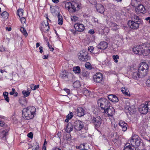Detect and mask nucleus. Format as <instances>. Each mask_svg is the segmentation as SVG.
I'll use <instances>...</instances> for the list:
<instances>
[{
	"instance_id": "nucleus-1",
	"label": "nucleus",
	"mask_w": 150,
	"mask_h": 150,
	"mask_svg": "<svg viewBox=\"0 0 150 150\" xmlns=\"http://www.w3.org/2000/svg\"><path fill=\"white\" fill-rule=\"evenodd\" d=\"M36 111V108L33 106L24 108L22 110L23 117L27 120L32 119Z\"/></svg>"
},
{
	"instance_id": "nucleus-2",
	"label": "nucleus",
	"mask_w": 150,
	"mask_h": 150,
	"mask_svg": "<svg viewBox=\"0 0 150 150\" xmlns=\"http://www.w3.org/2000/svg\"><path fill=\"white\" fill-rule=\"evenodd\" d=\"M148 65L146 63L142 62L140 63L138 71L140 74L141 77H144L147 75L148 73Z\"/></svg>"
},
{
	"instance_id": "nucleus-3",
	"label": "nucleus",
	"mask_w": 150,
	"mask_h": 150,
	"mask_svg": "<svg viewBox=\"0 0 150 150\" xmlns=\"http://www.w3.org/2000/svg\"><path fill=\"white\" fill-rule=\"evenodd\" d=\"M81 4L79 3L77 1H73L71 2H69L66 3L65 7H68L70 5L71 6L72 9L71 10V11L75 12L79 10L81 8Z\"/></svg>"
},
{
	"instance_id": "nucleus-4",
	"label": "nucleus",
	"mask_w": 150,
	"mask_h": 150,
	"mask_svg": "<svg viewBox=\"0 0 150 150\" xmlns=\"http://www.w3.org/2000/svg\"><path fill=\"white\" fill-rule=\"evenodd\" d=\"M98 104L100 105L101 108L104 110L110 105V101L106 98H102L100 99L98 101Z\"/></svg>"
},
{
	"instance_id": "nucleus-5",
	"label": "nucleus",
	"mask_w": 150,
	"mask_h": 150,
	"mask_svg": "<svg viewBox=\"0 0 150 150\" xmlns=\"http://www.w3.org/2000/svg\"><path fill=\"white\" fill-rule=\"evenodd\" d=\"M129 142H130L131 145L134 147H138L142 143L141 140L137 135L133 136Z\"/></svg>"
},
{
	"instance_id": "nucleus-6",
	"label": "nucleus",
	"mask_w": 150,
	"mask_h": 150,
	"mask_svg": "<svg viewBox=\"0 0 150 150\" xmlns=\"http://www.w3.org/2000/svg\"><path fill=\"white\" fill-rule=\"evenodd\" d=\"M6 126L7 125L4 122L0 120V126L4 127L2 129L1 131V134L2 139L4 140L6 139V136L8 135V129L6 128Z\"/></svg>"
},
{
	"instance_id": "nucleus-7",
	"label": "nucleus",
	"mask_w": 150,
	"mask_h": 150,
	"mask_svg": "<svg viewBox=\"0 0 150 150\" xmlns=\"http://www.w3.org/2000/svg\"><path fill=\"white\" fill-rule=\"evenodd\" d=\"M78 58L80 60L87 61L90 59V57L88 55L87 52L85 50H82L78 54Z\"/></svg>"
},
{
	"instance_id": "nucleus-8",
	"label": "nucleus",
	"mask_w": 150,
	"mask_h": 150,
	"mask_svg": "<svg viewBox=\"0 0 150 150\" xmlns=\"http://www.w3.org/2000/svg\"><path fill=\"white\" fill-rule=\"evenodd\" d=\"M91 122L93 124L95 128L99 127L102 123V119L99 116L93 117L91 119Z\"/></svg>"
},
{
	"instance_id": "nucleus-9",
	"label": "nucleus",
	"mask_w": 150,
	"mask_h": 150,
	"mask_svg": "<svg viewBox=\"0 0 150 150\" xmlns=\"http://www.w3.org/2000/svg\"><path fill=\"white\" fill-rule=\"evenodd\" d=\"M103 112L109 117H112L115 114V109L113 107L110 106L104 110Z\"/></svg>"
},
{
	"instance_id": "nucleus-10",
	"label": "nucleus",
	"mask_w": 150,
	"mask_h": 150,
	"mask_svg": "<svg viewBox=\"0 0 150 150\" xmlns=\"http://www.w3.org/2000/svg\"><path fill=\"white\" fill-rule=\"evenodd\" d=\"M142 54L144 56L148 55L150 52V44L146 43L142 45Z\"/></svg>"
},
{
	"instance_id": "nucleus-11",
	"label": "nucleus",
	"mask_w": 150,
	"mask_h": 150,
	"mask_svg": "<svg viewBox=\"0 0 150 150\" xmlns=\"http://www.w3.org/2000/svg\"><path fill=\"white\" fill-rule=\"evenodd\" d=\"M74 129L76 131H79L83 127L84 124L82 122L78 120L74 122Z\"/></svg>"
},
{
	"instance_id": "nucleus-12",
	"label": "nucleus",
	"mask_w": 150,
	"mask_h": 150,
	"mask_svg": "<svg viewBox=\"0 0 150 150\" xmlns=\"http://www.w3.org/2000/svg\"><path fill=\"white\" fill-rule=\"evenodd\" d=\"M103 78V75L100 73H97L93 76L94 81L96 83H101L102 81Z\"/></svg>"
},
{
	"instance_id": "nucleus-13",
	"label": "nucleus",
	"mask_w": 150,
	"mask_h": 150,
	"mask_svg": "<svg viewBox=\"0 0 150 150\" xmlns=\"http://www.w3.org/2000/svg\"><path fill=\"white\" fill-rule=\"evenodd\" d=\"M141 23L129 20L128 23L129 27L133 29H137L139 28V24Z\"/></svg>"
},
{
	"instance_id": "nucleus-14",
	"label": "nucleus",
	"mask_w": 150,
	"mask_h": 150,
	"mask_svg": "<svg viewBox=\"0 0 150 150\" xmlns=\"http://www.w3.org/2000/svg\"><path fill=\"white\" fill-rule=\"evenodd\" d=\"M86 114V112L81 107H79L75 112V115L79 117H81Z\"/></svg>"
},
{
	"instance_id": "nucleus-15",
	"label": "nucleus",
	"mask_w": 150,
	"mask_h": 150,
	"mask_svg": "<svg viewBox=\"0 0 150 150\" xmlns=\"http://www.w3.org/2000/svg\"><path fill=\"white\" fill-rule=\"evenodd\" d=\"M74 27L77 31L79 32H83L85 29L84 25L79 23H77L75 24Z\"/></svg>"
},
{
	"instance_id": "nucleus-16",
	"label": "nucleus",
	"mask_w": 150,
	"mask_h": 150,
	"mask_svg": "<svg viewBox=\"0 0 150 150\" xmlns=\"http://www.w3.org/2000/svg\"><path fill=\"white\" fill-rule=\"evenodd\" d=\"M135 11L137 13H146V9L143 5L140 4L137 6L135 9Z\"/></svg>"
},
{
	"instance_id": "nucleus-17",
	"label": "nucleus",
	"mask_w": 150,
	"mask_h": 150,
	"mask_svg": "<svg viewBox=\"0 0 150 150\" xmlns=\"http://www.w3.org/2000/svg\"><path fill=\"white\" fill-rule=\"evenodd\" d=\"M149 106L147 105H141L139 108V111L143 114H146L149 112Z\"/></svg>"
},
{
	"instance_id": "nucleus-18",
	"label": "nucleus",
	"mask_w": 150,
	"mask_h": 150,
	"mask_svg": "<svg viewBox=\"0 0 150 150\" xmlns=\"http://www.w3.org/2000/svg\"><path fill=\"white\" fill-rule=\"evenodd\" d=\"M133 51L136 54H142V46L141 45H138L133 48Z\"/></svg>"
},
{
	"instance_id": "nucleus-19",
	"label": "nucleus",
	"mask_w": 150,
	"mask_h": 150,
	"mask_svg": "<svg viewBox=\"0 0 150 150\" xmlns=\"http://www.w3.org/2000/svg\"><path fill=\"white\" fill-rule=\"evenodd\" d=\"M108 47V43L105 42L103 41L100 42L97 46V48L101 50H105Z\"/></svg>"
},
{
	"instance_id": "nucleus-20",
	"label": "nucleus",
	"mask_w": 150,
	"mask_h": 150,
	"mask_svg": "<svg viewBox=\"0 0 150 150\" xmlns=\"http://www.w3.org/2000/svg\"><path fill=\"white\" fill-rule=\"evenodd\" d=\"M49 23L45 24V22L42 23L41 26V30L42 31L45 32L49 30V26H48Z\"/></svg>"
},
{
	"instance_id": "nucleus-21",
	"label": "nucleus",
	"mask_w": 150,
	"mask_h": 150,
	"mask_svg": "<svg viewBox=\"0 0 150 150\" xmlns=\"http://www.w3.org/2000/svg\"><path fill=\"white\" fill-rule=\"evenodd\" d=\"M119 125L122 127V131L124 132L126 131L128 126L127 123L121 120L119 122Z\"/></svg>"
},
{
	"instance_id": "nucleus-22",
	"label": "nucleus",
	"mask_w": 150,
	"mask_h": 150,
	"mask_svg": "<svg viewBox=\"0 0 150 150\" xmlns=\"http://www.w3.org/2000/svg\"><path fill=\"white\" fill-rule=\"evenodd\" d=\"M131 21L138 22L139 23H142V20L138 16L135 15H134L132 16Z\"/></svg>"
},
{
	"instance_id": "nucleus-23",
	"label": "nucleus",
	"mask_w": 150,
	"mask_h": 150,
	"mask_svg": "<svg viewBox=\"0 0 150 150\" xmlns=\"http://www.w3.org/2000/svg\"><path fill=\"white\" fill-rule=\"evenodd\" d=\"M97 11L100 13H103L104 11V8L103 5L101 4H98L96 6Z\"/></svg>"
},
{
	"instance_id": "nucleus-24",
	"label": "nucleus",
	"mask_w": 150,
	"mask_h": 150,
	"mask_svg": "<svg viewBox=\"0 0 150 150\" xmlns=\"http://www.w3.org/2000/svg\"><path fill=\"white\" fill-rule=\"evenodd\" d=\"M73 129V126L71 123H69L67 125L65 130L66 132L69 133Z\"/></svg>"
},
{
	"instance_id": "nucleus-25",
	"label": "nucleus",
	"mask_w": 150,
	"mask_h": 150,
	"mask_svg": "<svg viewBox=\"0 0 150 150\" xmlns=\"http://www.w3.org/2000/svg\"><path fill=\"white\" fill-rule=\"evenodd\" d=\"M124 150H136L135 147L131 146L130 143L126 144L125 146Z\"/></svg>"
},
{
	"instance_id": "nucleus-26",
	"label": "nucleus",
	"mask_w": 150,
	"mask_h": 150,
	"mask_svg": "<svg viewBox=\"0 0 150 150\" xmlns=\"http://www.w3.org/2000/svg\"><path fill=\"white\" fill-rule=\"evenodd\" d=\"M68 73L64 70L61 72L60 76L62 79H66L68 78Z\"/></svg>"
},
{
	"instance_id": "nucleus-27",
	"label": "nucleus",
	"mask_w": 150,
	"mask_h": 150,
	"mask_svg": "<svg viewBox=\"0 0 150 150\" xmlns=\"http://www.w3.org/2000/svg\"><path fill=\"white\" fill-rule=\"evenodd\" d=\"M132 77L134 79H137L139 78L140 77V75L138 71L134 72L132 74Z\"/></svg>"
},
{
	"instance_id": "nucleus-28",
	"label": "nucleus",
	"mask_w": 150,
	"mask_h": 150,
	"mask_svg": "<svg viewBox=\"0 0 150 150\" xmlns=\"http://www.w3.org/2000/svg\"><path fill=\"white\" fill-rule=\"evenodd\" d=\"M112 29L113 30H116L119 28V26L115 23H111Z\"/></svg>"
},
{
	"instance_id": "nucleus-29",
	"label": "nucleus",
	"mask_w": 150,
	"mask_h": 150,
	"mask_svg": "<svg viewBox=\"0 0 150 150\" xmlns=\"http://www.w3.org/2000/svg\"><path fill=\"white\" fill-rule=\"evenodd\" d=\"M32 150H38L39 149V144L36 141L35 142L33 145Z\"/></svg>"
},
{
	"instance_id": "nucleus-30",
	"label": "nucleus",
	"mask_w": 150,
	"mask_h": 150,
	"mask_svg": "<svg viewBox=\"0 0 150 150\" xmlns=\"http://www.w3.org/2000/svg\"><path fill=\"white\" fill-rule=\"evenodd\" d=\"M73 71L76 74H79L81 72V69L79 66L74 67Z\"/></svg>"
},
{
	"instance_id": "nucleus-31",
	"label": "nucleus",
	"mask_w": 150,
	"mask_h": 150,
	"mask_svg": "<svg viewBox=\"0 0 150 150\" xmlns=\"http://www.w3.org/2000/svg\"><path fill=\"white\" fill-rule=\"evenodd\" d=\"M23 10L22 8L19 9L17 11V14L20 17H21L23 16Z\"/></svg>"
},
{
	"instance_id": "nucleus-32",
	"label": "nucleus",
	"mask_w": 150,
	"mask_h": 150,
	"mask_svg": "<svg viewBox=\"0 0 150 150\" xmlns=\"http://www.w3.org/2000/svg\"><path fill=\"white\" fill-rule=\"evenodd\" d=\"M31 91V90H28V89L26 91L25 90L23 91H22V93L24 96L27 97L29 95Z\"/></svg>"
},
{
	"instance_id": "nucleus-33",
	"label": "nucleus",
	"mask_w": 150,
	"mask_h": 150,
	"mask_svg": "<svg viewBox=\"0 0 150 150\" xmlns=\"http://www.w3.org/2000/svg\"><path fill=\"white\" fill-rule=\"evenodd\" d=\"M8 93L6 91L4 92L3 93L4 99L7 102H8L9 101V98L8 96Z\"/></svg>"
},
{
	"instance_id": "nucleus-34",
	"label": "nucleus",
	"mask_w": 150,
	"mask_h": 150,
	"mask_svg": "<svg viewBox=\"0 0 150 150\" xmlns=\"http://www.w3.org/2000/svg\"><path fill=\"white\" fill-rule=\"evenodd\" d=\"M83 76L86 78H89V72L86 71H84L82 73Z\"/></svg>"
},
{
	"instance_id": "nucleus-35",
	"label": "nucleus",
	"mask_w": 150,
	"mask_h": 150,
	"mask_svg": "<svg viewBox=\"0 0 150 150\" xmlns=\"http://www.w3.org/2000/svg\"><path fill=\"white\" fill-rule=\"evenodd\" d=\"M1 15L4 18H8V14L6 11H4Z\"/></svg>"
},
{
	"instance_id": "nucleus-36",
	"label": "nucleus",
	"mask_w": 150,
	"mask_h": 150,
	"mask_svg": "<svg viewBox=\"0 0 150 150\" xmlns=\"http://www.w3.org/2000/svg\"><path fill=\"white\" fill-rule=\"evenodd\" d=\"M140 136L143 139H147V135L146 133L144 132H140Z\"/></svg>"
},
{
	"instance_id": "nucleus-37",
	"label": "nucleus",
	"mask_w": 150,
	"mask_h": 150,
	"mask_svg": "<svg viewBox=\"0 0 150 150\" xmlns=\"http://www.w3.org/2000/svg\"><path fill=\"white\" fill-rule=\"evenodd\" d=\"M58 24L62 25L63 23V19L62 16L58 14Z\"/></svg>"
},
{
	"instance_id": "nucleus-38",
	"label": "nucleus",
	"mask_w": 150,
	"mask_h": 150,
	"mask_svg": "<svg viewBox=\"0 0 150 150\" xmlns=\"http://www.w3.org/2000/svg\"><path fill=\"white\" fill-rule=\"evenodd\" d=\"M20 30L22 33L25 36V37H27L28 36V33L26 30L24 28L21 27L20 29Z\"/></svg>"
},
{
	"instance_id": "nucleus-39",
	"label": "nucleus",
	"mask_w": 150,
	"mask_h": 150,
	"mask_svg": "<svg viewBox=\"0 0 150 150\" xmlns=\"http://www.w3.org/2000/svg\"><path fill=\"white\" fill-rule=\"evenodd\" d=\"M39 85H34L33 84L31 85L30 88L33 90H35L36 89L39 88Z\"/></svg>"
},
{
	"instance_id": "nucleus-40",
	"label": "nucleus",
	"mask_w": 150,
	"mask_h": 150,
	"mask_svg": "<svg viewBox=\"0 0 150 150\" xmlns=\"http://www.w3.org/2000/svg\"><path fill=\"white\" fill-rule=\"evenodd\" d=\"M73 86L74 88H78L80 86V83L79 82L75 81L73 83Z\"/></svg>"
},
{
	"instance_id": "nucleus-41",
	"label": "nucleus",
	"mask_w": 150,
	"mask_h": 150,
	"mask_svg": "<svg viewBox=\"0 0 150 150\" xmlns=\"http://www.w3.org/2000/svg\"><path fill=\"white\" fill-rule=\"evenodd\" d=\"M112 58L115 62L117 63L118 62L117 59H119V57L118 55H113Z\"/></svg>"
},
{
	"instance_id": "nucleus-42",
	"label": "nucleus",
	"mask_w": 150,
	"mask_h": 150,
	"mask_svg": "<svg viewBox=\"0 0 150 150\" xmlns=\"http://www.w3.org/2000/svg\"><path fill=\"white\" fill-rule=\"evenodd\" d=\"M85 67L86 68L89 69H91V64L89 62H86L85 64Z\"/></svg>"
},
{
	"instance_id": "nucleus-43",
	"label": "nucleus",
	"mask_w": 150,
	"mask_h": 150,
	"mask_svg": "<svg viewBox=\"0 0 150 150\" xmlns=\"http://www.w3.org/2000/svg\"><path fill=\"white\" fill-rule=\"evenodd\" d=\"M73 114L72 112H71L67 116V118L71 119L73 117Z\"/></svg>"
},
{
	"instance_id": "nucleus-44",
	"label": "nucleus",
	"mask_w": 150,
	"mask_h": 150,
	"mask_svg": "<svg viewBox=\"0 0 150 150\" xmlns=\"http://www.w3.org/2000/svg\"><path fill=\"white\" fill-rule=\"evenodd\" d=\"M118 98L117 96H116L114 95V97H113V98L111 101L114 102H118Z\"/></svg>"
},
{
	"instance_id": "nucleus-45",
	"label": "nucleus",
	"mask_w": 150,
	"mask_h": 150,
	"mask_svg": "<svg viewBox=\"0 0 150 150\" xmlns=\"http://www.w3.org/2000/svg\"><path fill=\"white\" fill-rule=\"evenodd\" d=\"M84 148V150H91L89 145L87 143H85Z\"/></svg>"
},
{
	"instance_id": "nucleus-46",
	"label": "nucleus",
	"mask_w": 150,
	"mask_h": 150,
	"mask_svg": "<svg viewBox=\"0 0 150 150\" xmlns=\"http://www.w3.org/2000/svg\"><path fill=\"white\" fill-rule=\"evenodd\" d=\"M85 143L80 144L79 146V149L81 150H84Z\"/></svg>"
},
{
	"instance_id": "nucleus-47",
	"label": "nucleus",
	"mask_w": 150,
	"mask_h": 150,
	"mask_svg": "<svg viewBox=\"0 0 150 150\" xmlns=\"http://www.w3.org/2000/svg\"><path fill=\"white\" fill-rule=\"evenodd\" d=\"M71 19L72 21L75 22L78 20V18L76 16H73L71 17Z\"/></svg>"
},
{
	"instance_id": "nucleus-48",
	"label": "nucleus",
	"mask_w": 150,
	"mask_h": 150,
	"mask_svg": "<svg viewBox=\"0 0 150 150\" xmlns=\"http://www.w3.org/2000/svg\"><path fill=\"white\" fill-rule=\"evenodd\" d=\"M130 92L128 89L127 88H126L125 90V93L124 95H125L129 96H130Z\"/></svg>"
},
{
	"instance_id": "nucleus-49",
	"label": "nucleus",
	"mask_w": 150,
	"mask_h": 150,
	"mask_svg": "<svg viewBox=\"0 0 150 150\" xmlns=\"http://www.w3.org/2000/svg\"><path fill=\"white\" fill-rule=\"evenodd\" d=\"M146 84L147 86H150V76L146 81Z\"/></svg>"
},
{
	"instance_id": "nucleus-50",
	"label": "nucleus",
	"mask_w": 150,
	"mask_h": 150,
	"mask_svg": "<svg viewBox=\"0 0 150 150\" xmlns=\"http://www.w3.org/2000/svg\"><path fill=\"white\" fill-rule=\"evenodd\" d=\"M114 96V95L112 94L109 95L108 96V98L111 101Z\"/></svg>"
},
{
	"instance_id": "nucleus-51",
	"label": "nucleus",
	"mask_w": 150,
	"mask_h": 150,
	"mask_svg": "<svg viewBox=\"0 0 150 150\" xmlns=\"http://www.w3.org/2000/svg\"><path fill=\"white\" fill-rule=\"evenodd\" d=\"M119 135H117V137H116L114 139H113L112 140L113 142H116L117 140L119 138Z\"/></svg>"
},
{
	"instance_id": "nucleus-52",
	"label": "nucleus",
	"mask_w": 150,
	"mask_h": 150,
	"mask_svg": "<svg viewBox=\"0 0 150 150\" xmlns=\"http://www.w3.org/2000/svg\"><path fill=\"white\" fill-rule=\"evenodd\" d=\"M94 50V48L93 46H90L88 48V50L90 52H92Z\"/></svg>"
},
{
	"instance_id": "nucleus-53",
	"label": "nucleus",
	"mask_w": 150,
	"mask_h": 150,
	"mask_svg": "<svg viewBox=\"0 0 150 150\" xmlns=\"http://www.w3.org/2000/svg\"><path fill=\"white\" fill-rule=\"evenodd\" d=\"M21 21L22 23H24L25 21V19L24 17H21Z\"/></svg>"
},
{
	"instance_id": "nucleus-54",
	"label": "nucleus",
	"mask_w": 150,
	"mask_h": 150,
	"mask_svg": "<svg viewBox=\"0 0 150 150\" xmlns=\"http://www.w3.org/2000/svg\"><path fill=\"white\" fill-rule=\"evenodd\" d=\"M27 136L29 137L32 138L33 137V134L32 132H30L28 134Z\"/></svg>"
},
{
	"instance_id": "nucleus-55",
	"label": "nucleus",
	"mask_w": 150,
	"mask_h": 150,
	"mask_svg": "<svg viewBox=\"0 0 150 150\" xmlns=\"http://www.w3.org/2000/svg\"><path fill=\"white\" fill-rule=\"evenodd\" d=\"M71 135L70 134H67L66 135V138L67 140H70L71 139Z\"/></svg>"
},
{
	"instance_id": "nucleus-56",
	"label": "nucleus",
	"mask_w": 150,
	"mask_h": 150,
	"mask_svg": "<svg viewBox=\"0 0 150 150\" xmlns=\"http://www.w3.org/2000/svg\"><path fill=\"white\" fill-rule=\"evenodd\" d=\"M90 92L88 90H85L84 91V93L86 94H87V95H88L90 94Z\"/></svg>"
},
{
	"instance_id": "nucleus-57",
	"label": "nucleus",
	"mask_w": 150,
	"mask_h": 150,
	"mask_svg": "<svg viewBox=\"0 0 150 150\" xmlns=\"http://www.w3.org/2000/svg\"><path fill=\"white\" fill-rule=\"evenodd\" d=\"M88 33L91 34H93L95 32L93 30H90L88 31Z\"/></svg>"
},
{
	"instance_id": "nucleus-58",
	"label": "nucleus",
	"mask_w": 150,
	"mask_h": 150,
	"mask_svg": "<svg viewBox=\"0 0 150 150\" xmlns=\"http://www.w3.org/2000/svg\"><path fill=\"white\" fill-rule=\"evenodd\" d=\"M64 91L66 92L67 93L69 94L70 93V90L68 89H64Z\"/></svg>"
},
{
	"instance_id": "nucleus-59",
	"label": "nucleus",
	"mask_w": 150,
	"mask_h": 150,
	"mask_svg": "<svg viewBox=\"0 0 150 150\" xmlns=\"http://www.w3.org/2000/svg\"><path fill=\"white\" fill-rule=\"evenodd\" d=\"M126 88L125 87H122V88H121V91L122 92V93L125 94V90Z\"/></svg>"
},
{
	"instance_id": "nucleus-60",
	"label": "nucleus",
	"mask_w": 150,
	"mask_h": 150,
	"mask_svg": "<svg viewBox=\"0 0 150 150\" xmlns=\"http://www.w3.org/2000/svg\"><path fill=\"white\" fill-rule=\"evenodd\" d=\"M39 49L40 50V52L42 53L43 52V47L42 46H40L39 47Z\"/></svg>"
},
{
	"instance_id": "nucleus-61",
	"label": "nucleus",
	"mask_w": 150,
	"mask_h": 150,
	"mask_svg": "<svg viewBox=\"0 0 150 150\" xmlns=\"http://www.w3.org/2000/svg\"><path fill=\"white\" fill-rule=\"evenodd\" d=\"M70 30L74 34H76V31H77L76 30H74L72 29H71Z\"/></svg>"
},
{
	"instance_id": "nucleus-62",
	"label": "nucleus",
	"mask_w": 150,
	"mask_h": 150,
	"mask_svg": "<svg viewBox=\"0 0 150 150\" xmlns=\"http://www.w3.org/2000/svg\"><path fill=\"white\" fill-rule=\"evenodd\" d=\"M66 8H67L69 11H71V10H72L71 9V6L70 5L69 6V7H65Z\"/></svg>"
},
{
	"instance_id": "nucleus-63",
	"label": "nucleus",
	"mask_w": 150,
	"mask_h": 150,
	"mask_svg": "<svg viewBox=\"0 0 150 150\" xmlns=\"http://www.w3.org/2000/svg\"><path fill=\"white\" fill-rule=\"evenodd\" d=\"M52 1L55 3H57L59 2V0H52Z\"/></svg>"
},
{
	"instance_id": "nucleus-64",
	"label": "nucleus",
	"mask_w": 150,
	"mask_h": 150,
	"mask_svg": "<svg viewBox=\"0 0 150 150\" xmlns=\"http://www.w3.org/2000/svg\"><path fill=\"white\" fill-rule=\"evenodd\" d=\"M4 50H5V49H4V48H3V47L1 48L0 47V51L2 52V51H4Z\"/></svg>"
}]
</instances>
